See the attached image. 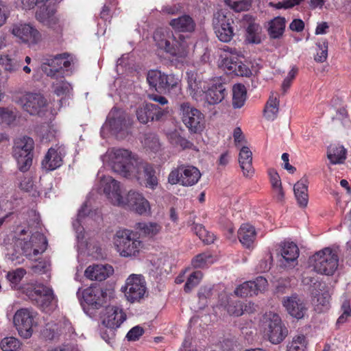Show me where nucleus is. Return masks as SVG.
<instances>
[{"mask_svg":"<svg viewBox=\"0 0 351 351\" xmlns=\"http://www.w3.org/2000/svg\"><path fill=\"white\" fill-rule=\"evenodd\" d=\"M128 179H135L139 184L155 189L158 185V178L154 166L139 160Z\"/></svg>","mask_w":351,"mask_h":351,"instance_id":"15","label":"nucleus"},{"mask_svg":"<svg viewBox=\"0 0 351 351\" xmlns=\"http://www.w3.org/2000/svg\"><path fill=\"white\" fill-rule=\"evenodd\" d=\"M243 20L249 23L246 28V40L250 43L258 44L261 42V27L254 22L250 15L245 14Z\"/></svg>","mask_w":351,"mask_h":351,"instance_id":"36","label":"nucleus"},{"mask_svg":"<svg viewBox=\"0 0 351 351\" xmlns=\"http://www.w3.org/2000/svg\"><path fill=\"white\" fill-rule=\"evenodd\" d=\"M154 40L159 48L164 49L178 61L182 62L188 56L189 45L182 35L176 37L171 31L160 28L155 31Z\"/></svg>","mask_w":351,"mask_h":351,"instance_id":"1","label":"nucleus"},{"mask_svg":"<svg viewBox=\"0 0 351 351\" xmlns=\"http://www.w3.org/2000/svg\"><path fill=\"white\" fill-rule=\"evenodd\" d=\"M246 100L245 87L241 84H235L232 88V106L234 108H241Z\"/></svg>","mask_w":351,"mask_h":351,"instance_id":"48","label":"nucleus"},{"mask_svg":"<svg viewBox=\"0 0 351 351\" xmlns=\"http://www.w3.org/2000/svg\"><path fill=\"white\" fill-rule=\"evenodd\" d=\"M230 315L234 316H240L243 313V305L240 301L229 304L227 308Z\"/></svg>","mask_w":351,"mask_h":351,"instance_id":"64","label":"nucleus"},{"mask_svg":"<svg viewBox=\"0 0 351 351\" xmlns=\"http://www.w3.org/2000/svg\"><path fill=\"white\" fill-rule=\"evenodd\" d=\"M117 3L116 0L106 3L101 11V18L105 21L108 20L111 17V14L114 12Z\"/></svg>","mask_w":351,"mask_h":351,"instance_id":"57","label":"nucleus"},{"mask_svg":"<svg viewBox=\"0 0 351 351\" xmlns=\"http://www.w3.org/2000/svg\"><path fill=\"white\" fill-rule=\"evenodd\" d=\"M220 55L219 66L228 74L238 76L250 77L252 75L250 69L241 60L243 54L241 50L228 46L223 49Z\"/></svg>","mask_w":351,"mask_h":351,"instance_id":"4","label":"nucleus"},{"mask_svg":"<svg viewBox=\"0 0 351 351\" xmlns=\"http://www.w3.org/2000/svg\"><path fill=\"white\" fill-rule=\"evenodd\" d=\"M26 271L23 268H18L12 271H10L7 274L8 280L14 285H17L23 278Z\"/></svg>","mask_w":351,"mask_h":351,"instance_id":"59","label":"nucleus"},{"mask_svg":"<svg viewBox=\"0 0 351 351\" xmlns=\"http://www.w3.org/2000/svg\"><path fill=\"white\" fill-rule=\"evenodd\" d=\"M165 75V73L159 70H151L147 73V81L150 86L160 93Z\"/></svg>","mask_w":351,"mask_h":351,"instance_id":"47","label":"nucleus"},{"mask_svg":"<svg viewBox=\"0 0 351 351\" xmlns=\"http://www.w3.org/2000/svg\"><path fill=\"white\" fill-rule=\"evenodd\" d=\"M182 83L180 76L171 73L165 75L160 93L178 95L181 93Z\"/></svg>","mask_w":351,"mask_h":351,"instance_id":"35","label":"nucleus"},{"mask_svg":"<svg viewBox=\"0 0 351 351\" xmlns=\"http://www.w3.org/2000/svg\"><path fill=\"white\" fill-rule=\"evenodd\" d=\"M126 320L123 310L117 306H108L102 317V324L109 329V337H115V330Z\"/></svg>","mask_w":351,"mask_h":351,"instance_id":"21","label":"nucleus"},{"mask_svg":"<svg viewBox=\"0 0 351 351\" xmlns=\"http://www.w3.org/2000/svg\"><path fill=\"white\" fill-rule=\"evenodd\" d=\"M169 25L174 30L180 32H191L195 27L194 20L186 14L172 19Z\"/></svg>","mask_w":351,"mask_h":351,"instance_id":"39","label":"nucleus"},{"mask_svg":"<svg viewBox=\"0 0 351 351\" xmlns=\"http://www.w3.org/2000/svg\"><path fill=\"white\" fill-rule=\"evenodd\" d=\"M280 254L282 258L280 261L285 267L288 265H294L299 256L298 247L293 242H286L282 246Z\"/></svg>","mask_w":351,"mask_h":351,"instance_id":"34","label":"nucleus"},{"mask_svg":"<svg viewBox=\"0 0 351 351\" xmlns=\"http://www.w3.org/2000/svg\"><path fill=\"white\" fill-rule=\"evenodd\" d=\"M166 109L153 104H145L139 106L136 111V118L143 124H146L150 121H159L167 113Z\"/></svg>","mask_w":351,"mask_h":351,"instance_id":"25","label":"nucleus"},{"mask_svg":"<svg viewBox=\"0 0 351 351\" xmlns=\"http://www.w3.org/2000/svg\"><path fill=\"white\" fill-rule=\"evenodd\" d=\"M346 149L339 144L330 145L328 148V158L333 165L343 163L346 158Z\"/></svg>","mask_w":351,"mask_h":351,"instance_id":"43","label":"nucleus"},{"mask_svg":"<svg viewBox=\"0 0 351 351\" xmlns=\"http://www.w3.org/2000/svg\"><path fill=\"white\" fill-rule=\"evenodd\" d=\"M14 101L30 115H40L47 110V100L40 92L16 93Z\"/></svg>","mask_w":351,"mask_h":351,"instance_id":"8","label":"nucleus"},{"mask_svg":"<svg viewBox=\"0 0 351 351\" xmlns=\"http://www.w3.org/2000/svg\"><path fill=\"white\" fill-rule=\"evenodd\" d=\"M307 341L304 335L294 336L287 344L286 351H306Z\"/></svg>","mask_w":351,"mask_h":351,"instance_id":"49","label":"nucleus"},{"mask_svg":"<svg viewBox=\"0 0 351 351\" xmlns=\"http://www.w3.org/2000/svg\"><path fill=\"white\" fill-rule=\"evenodd\" d=\"M317 49L315 56V60L317 62H324L328 57V42L323 40L317 44Z\"/></svg>","mask_w":351,"mask_h":351,"instance_id":"54","label":"nucleus"},{"mask_svg":"<svg viewBox=\"0 0 351 351\" xmlns=\"http://www.w3.org/2000/svg\"><path fill=\"white\" fill-rule=\"evenodd\" d=\"M32 296L36 304L44 311L55 309L58 306V300L51 288L43 285H37L34 289Z\"/></svg>","mask_w":351,"mask_h":351,"instance_id":"22","label":"nucleus"},{"mask_svg":"<svg viewBox=\"0 0 351 351\" xmlns=\"http://www.w3.org/2000/svg\"><path fill=\"white\" fill-rule=\"evenodd\" d=\"M286 27L284 17L276 16L268 22L267 32L271 38L278 39L282 36Z\"/></svg>","mask_w":351,"mask_h":351,"instance_id":"41","label":"nucleus"},{"mask_svg":"<svg viewBox=\"0 0 351 351\" xmlns=\"http://www.w3.org/2000/svg\"><path fill=\"white\" fill-rule=\"evenodd\" d=\"M37 313L28 308H22L16 311L13 322L19 335L24 339H29L33 334V327L37 324Z\"/></svg>","mask_w":351,"mask_h":351,"instance_id":"12","label":"nucleus"},{"mask_svg":"<svg viewBox=\"0 0 351 351\" xmlns=\"http://www.w3.org/2000/svg\"><path fill=\"white\" fill-rule=\"evenodd\" d=\"M64 147L56 145L49 149L42 160L41 165L45 171H53L62 165L63 158L65 156Z\"/></svg>","mask_w":351,"mask_h":351,"instance_id":"28","label":"nucleus"},{"mask_svg":"<svg viewBox=\"0 0 351 351\" xmlns=\"http://www.w3.org/2000/svg\"><path fill=\"white\" fill-rule=\"evenodd\" d=\"M203 277V274L200 271L193 272L187 279L184 285V291H190L194 287L197 286Z\"/></svg>","mask_w":351,"mask_h":351,"instance_id":"53","label":"nucleus"},{"mask_svg":"<svg viewBox=\"0 0 351 351\" xmlns=\"http://www.w3.org/2000/svg\"><path fill=\"white\" fill-rule=\"evenodd\" d=\"M34 145V140L30 137L23 136L14 141L12 155L22 172L27 171L32 164Z\"/></svg>","mask_w":351,"mask_h":351,"instance_id":"9","label":"nucleus"},{"mask_svg":"<svg viewBox=\"0 0 351 351\" xmlns=\"http://www.w3.org/2000/svg\"><path fill=\"white\" fill-rule=\"evenodd\" d=\"M121 289L128 301L131 303L140 302L147 290L144 277L141 275L131 274Z\"/></svg>","mask_w":351,"mask_h":351,"instance_id":"18","label":"nucleus"},{"mask_svg":"<svg viewBox=\"0 0 351 351\" xmlns=\"http://www.w3.org/2000/svg\"><path fill=\"white\" fill-rule=\"evenodd\" d=\"M22 57L15 51L3 53L0 56V66L9 73H16L22 66Z\"/></svg>","mask_w":351,"mask_h":351,"instance_id":"32","label":"nucleus"},{"mask_svg":"<svg viewBox=\"0 0 351 351\" xmlns=\"http://www.w3.org/2000/svg\"><path fill=\"white\" fill-rule=\"evenodd\" d=\"M265 319V336L273 344L281 343L287 336L288 330L282 323L280 316L276 313H269Z\"/></svg>","mask_w":351,"mask_h":351,"instance_id":"14","label":"nucleus"},{"mask_svg":"<svg viewBox=\"0 0 351 351\" xmlns=\"http://www.w3.org/2000/svg\"><path fill=\"white\" fill-rule=\"evenodd\" d=\"M73 63V56L69 53H63L45 59L42 64V70L47 76L54 77L58 76L57 73L60 70L68 71Z\"/></svg>","mask_w":351,"mask_h":351,"instance_id":"20","label":"nucleus"},{"mask_svg":"<svg viewBox=\"0 0 351 351\" xmlns=\"http://www.w3.org/2000/svg\"><path fill=\"white\" fill-rule=\"evenodd\" d=\"M12 33L23 43L29 44H36L41 38L40 33L29 24L16 25Z\"/></svg>","mask_w":351,"mask_h":351,"instance_id":"31","label":"nucleus"},{"mask_svg":"<svg viewBox=\"0 0 351 351\" xmlns=\"http://www.w3.org/2000/svg\"><path fill=\"white\" fill-rule=\"evenodd\" d=\"M179 114L184 125L191 133L197 134L205 128L204 114L189 102H183L179 107Z\"/></svg>","mask_w":351,"mask_h":351,"instance_id":"11","label":"nucleus"},{"mask_svg":"<svg viewBox=\"0 0 351 351\" xmlns=\"http://www.w3.org/2000/svg\"><path fill=\"white\" fill-rule=\"evenodd\" d=\"M102 160L110 166L114 172L128 178L140 159L128 149L111 148L102 156Z\"/></svg>","mask_w":351,"mask_h":351,"instance_id":"2","label":"nucleus"},{"mask_svg":"<svg viewBox=\"0 0 351 351\" xmlns=\"http://www.w3.org/2000/svg\"><path fill=\"white\" fill-rule=\"evenodd\" d=\"M21 343L13 337H5L0 342V347L3 351H22Z\"/></svg>","mask_w":351,"mask_h":351,"instance_id":"51","label":"nucleus"},{"mask_svg":"<svg viewBox=\"0 0 351 351\" xmlns=\"http://www.w3.org/2000/svg\"><path fill=\"white\" fill-rule=\"evenodd\" d=\"M213 263V257L207 252L198 254L192 260V265L195 268H204Z\"/></svg>","mask_w":351,"mask_h":351,"instance_id":"52","label":"nucleus"},{"mask_svg":"<svg viewBox=\"0 0 351 351\" xmlns=\"http://www.w3.org/2000/svg\"><path fill=\"white\" fill-rule=\"evenodd\" d=\"M282 304L287 313L298 319H302L307 311L304 300L297 294L285 297Z\"/></svg>","mask_w":351,"mask_h":351,"instance_id":"30","label":"nucleus"},{"mask_svg":"<svg viewBox=\"0 0 351 351\" xmlns=\"http://www.w3.org/2000/svg\"><path fill=\"white\" fill-rule=\"evenodd\" d=\"M302 282L305 285H313L315 288H319V293H316L315 298L316 299L315 302V310L318 312H323L329 308L330 294L328 287L324 282H319L317 286V281L315 280L314 278L309 276H303Z\"/></svg>","mask_w":351,"mask_h":351,"instance_id":"24","label":"nucleus"},{"mask_svg":"<svg viewBox=\"0 0 351 351\" xmlns=\"http://www.w3.org/2000/svg\"><path fill=\"white\" fill-rule=\"evenodd\" d=\"M87 202H86L78 211L77 219L73 222V226L76 232V238L78 243L82 246L88 247V243L84 240V228L82 223L97 221L101 219L100 213L97 210H90Z\"/></svg>","mask_w":351,"mask_h":351,"instance_id":"16","label":"nucleus"},{"mask_svg":"<svg viewBox=\"0 0 351 351\" xmlns=\"http://www.w3.org/2000/svg\"><path fill=\"white\" fill-rule=\"evenodd\" d=\"M294 194L298 204L305 207L308 204V180L306 177L300 180L293 187Z\"/></svg>","mask_w":351,"mask_h":351,"instance_id":"42","label":"nucleus"},{"mask_svg":"<svg viewBox=\"0 0 351 351\" xmlns=\"http://www.w3.org/2000/svg\"><path fill=\"white\" fill-rule=\"evenodd\" d=\"M122 202L118 206L128 208L141 215H149L151 206L149 201L143 194L136 190H130L125 197L123 196Z\"/></svg>","mask_w":351,"mask_h":351,"instance_id":"17","label":"nucleus"},{"mask_svg":"<svg viewBox=\"0 0 351 351\" xmlns=\"http://www.w3.org/2000/svg\"><path fill=\"white\" fill-rule=\"evenodd\" d=\"M279 101L274 93L270 95L264 109V116L267 120L273 121L278 115Z\"/></svg>","mask_w":351,"mask_h":351,"instance_id":"46","label":"nucleus"},{"mask_svg":"<svg viewBox=\"0 0 351 351\" xmlns=\"http://www.w3.org/2000/svg\"><path fill=\"white\" fill-rule=\"evenodd\" d=\"M113 271L112 267L109 265H93L86 268L84 275L91 280L102 281L109 277Z\"/></svg>","mask_w":351,"mask_h":351,"instance_id":"33","label":"nucleus"},{"mask_svg":"<svg viewBox=\"0 0 351 351\" xmlns=\"http://www.w3.org/2000/svg\"><path fill=\"white\" fill-rule=\"evenodd\" d=\"M193 231L195 234L206 244L213 243L215 239L213 233L208 231L202 224H193Z\"/></svg>","mask_w":351,"mask_h":351,"instance_id":"50","label":"nucleus"},{"mask_svg":"<svg viewBox=\"0 0 351 351\" xmlns=\"http://www.w3.org/2000/svg\"><path fill=\"white\" fill-rule=\"evenodd\" d=\"M169 139L171 140V143L180 145L183 148H189L192 145L191 142L181 137L178 134L177 132L171 134L169 136Z\"/></svg>","mask_w":351,"mask_h":351,"instance_id":"63","label":"nucleus"},{"mask_svg":"<svg viewBox=\"0 0 351 351\" xmlns=\"http://www.w3.org/2000/svg\"><path fill=\"white\" fill-rule=\"evenodd\" d=\"M233 23L232 14L227 9H221L215 14L213 24L217 38L222 42L228 43L234 36L232 27Z\"/></svg>","mask_w":351,"mask_h":351,"instance_id":"13","label":"nucleus"},{"mask_svg":"<svg viewBox=\"0 0 351 351\" xmlns=\"http://www.w3.org/2000/svg\"><path fill=\"white\" fill-rule=\"evenodd\" d=\"M113 243L117 252L123 257L136 256L143 247V243L128 229L118 230L113 237Z\"/></svg>","mask_w":351,"mask_h":351,"instance_id":"6","label":"nucleus"},{"mask_svg":"<svg viewBox=\"0 0 351 351\" xmlns=\"http://www.w3.org/2000/svg\"><path fill=\"white\" fill-rule=\"evenodd\" d=\"M111 292L103 290L99 287L90 286L83 292L84 302L93 309H99L102 307L110 298Z\"/></svg>","mask_w":351,"mask_h":351,"instance_id":"23","label":"nucleus"},{"mask_svg":"<svg viewBox=\"0 0 351 351\" xmlns=\"http://www.w3.org/2000/svg\"><path fill=\"white\" fill-rule=\"evenodd\" d=\"M47 245L45 237L39 232L30 235L27 230H21L15 236L14 245L21 249L23 254L29 258L44 252Z\"/></svg>","mask_w":351,"mask_h":351,"instance_id":"5","label":"nucleus"},{"mask_svg":"<svg viewBox=\"0 0 351 351\" xmlns=\"http://www.w3.org/2000/svg\"><path fill=\"white\" fill-rule=\"evenodd\" d=\"M53 81L51 83V88L54 94L58 97L62 98L69 97L73 93L72 84L66 81L64 77L60 78L58 76L52 77ZM63 99L60 100V102H62Z\"/></svg>","mask_w":351,"mask_h":351,"instance_id":"37","label":"nucleus"},{"mask_svg":"<svg viewBox=\"0 0 351 351\" xmlns=\"http://www.w3.org/2000/svg\"><path fill=\"white\" fill-rule=\"evenodd\" d=\"M256 232L250 224H243L238 230V238L241 243L246 248L253 247Z\"/></svg>","mask_w":351,"mask_h":351,"instance_id":"38","label":"nucleus"},{"mask_svg":"<svg viewBox=\"0 0 351 351\" xmlns=\"http://www.w3.org/2000/svg\"><path fill=\"white\" fill-rule=\"evenodd\" d=\"M187 91L196 101H202L206 89V82L202 77L195 71L186 72Z\"/></svg>","mask_w":351,"mask_h":351,"instance_id":"29","label":"nucleus"},{"mask_svg":"<svg viewBox=\"0 0 351 351\" xmlns=\"http://www.w3.org/2000/svg\"><path fill=\"white\" fill-rule=\"evenodd\" d=\"M59 330L58 325L51 322L46 324L44 330H43V334L45 338L48 339H53L58 334Z\"/></svg>","mask_w":351,"mask_h":351,"instance_id":"56","label":"nucleus"},{"mask_svg":"<svg viewBox=\"0 0 351 351\" xmlns=\"http://www.w3.org/2000/svg\"><path fill=\"white\" fill-rule=\"evenodd\" d=\"M239 162L245 176L253 173L252 153L249 147L243 146L239 152Z\"/></svg>","mask_w":351,"mask_h":351,"instance_id":"40","label":"nucleus"},{"mask_svg":"<svg viewBox=\"0 0 351 351\" xmlns=\"http://www.w3.org/2000/svg\"><path fill=\"white\" fill-rule=\"evenodd\" d=\"M267 286V280L263 276L257 277L254 280H250L239 285L234 293L239 297H248L258 295L264 291Z\"/></svg>","mask_w":351,"mask_h":351,"instance_id":"27","label":"nucleus"},{"mask_svg":"<svg viewBox=\"0 0 351 351\" xmlns=\"http://www.w3.org/2000/svg\"><path fill=\"white\" fill-rule=\"evenodd\" d=\"M136 229L144 237L153 238L162 230V226L156 222H139L136 224Z\"/></svg>","mask_w":351,"mask_h":351,"instance_id":"45","label":"nucleus"},{"mask_svg":"<svg viewBox=\"0 0 351 351\" xmlns=\"http://www.w3.org/2000/svg\"><path fill=\"white\" fill-rule=\"evenodd\" d=\"M144 145L150 150L156 152L158 149L160 144L158 137L154 134H149L144 139Z\"/></svg>","mask_w":351,"mask_h":351,"instance_id":"60","label":"nucleus"},{"mask_svg":"<svg viewBox=\"0 0 351 351\" xmlns=\"http://www.w3.org/2000/svg\"><path fill=\"white\" fill-rule=\"evenodd\" d=\"M144 333L143 328L140 326H136L131 328L126 335L128 341H137Z\"/></svg>","mask_w":351,"mask_h":351,"instance_id":"62","label":"nucleus"},{"mask_svg":"<svg viewBox=\"0 0 351 351\" xmlns=\"http://www.w3.org/2000/svg\"><path fill=\"white\" fill-rule=\"evenodd\" d=\"M309 263L317 274L331 276L338 267L339 257L335 250L325 247L311 256Z\"/></svg>","mask_w":351,"mask_h":351,"instance_id":"7","label":"nucleus"},{"mask_svg":"<svg viewBox=\"0 0 351 351\" xmlns=\"http://www.w3.org/2000/svg\"><path fill=\"white\" fill-rule=\"evenodd\" d=\"M132 124L130 115L124 110L114 107L108 113L101 133L104 135L108 130L117 138H123L129 134Z\"/></svg>","mask_w":351,"mask_h":351,"instance_id":"3","label":"nucleus"},{"mask_svg":"<svg viewBox=\"0 0 351 351\" xmlns=\"http://www.w3.org/2000/svg\"><path fill=\"white\" fill-rule=\"evenodd\" d=\"M16 115L12 110L0 108V123L9 125L14 121Z\"/></svg>","mask_w":351,"mask_h":351,"instance_id":"58","label":"nucleus"},{"mask_svg":"<svg viewBox=\"0 0 351 351\" xmlns=\"http://www.w3.org/2000/svg\"><path fill=\"white\" fill-rule=\"evenodd\" d=\"M227 94L226 84L217 80L206 87L202 100L204 99L208 105H216L221 103Z\"/></svg>","mask_w":351,"mask_h":351,"instance_id":"26","label":"nucleus"},{"mask_svg":"<svg viewBox=\"0 0 351 351\" xmlns=\"http://www.w3.org/2000/svg\"><path fill=\"white\" fill-rule=\"evenodd\" d=\"M225 3L230 8L237 12L246 10L249 8V4L245 1H232V0H225Z\"/></svg>","mask_w":351,"mask_h":351,"instance_id":"61","label":"nucleus"},{"mask_svg":"<svg viewBox=\"0 0 351 351\" xmlns=\"http://www.w3.org/2000/svg\"><path fill=\"white\" fill-rule=\"evenodd\" d=\"M99 189L102 191L108 200L114 206H119L123 195H121L120 182L111 176L101 174V171L97 173Z\"/></svg>","mask_w":351,"mask_h":351,"instance_id":"19","label":"nucleus"},{"mask_svg":"<svg viewBox=\"0 0 351 351\" xmlns=\"http://www.w3.org/2000/svg\"><path fill=\"white\" fill-rule=\"evenodd\" d=\"M201 177L202 173L196 167L181 164L171 171L168 176V182L172 185L180 184L188 187L195 185Z\"/></svg>","mask_w":351,"mask_h":351,"instance_id":"10","label":"nucleus"},{"mask_svg":"<svg viewBox=\"0 0 351 351\" xmlns=\"http://www.w3.org/2000/svg\"><path fill=\"white\" fill-rule=\"evenodd\" d=\"M341 314L339 317L337 324L340 325L346 323L348 319L351 317L350 303L348 300H344L341 306Z\"/></svg>","mask_w":351,"mask_h":351,"instance_id":"55","label":"nucleus"},{"mask_svg":"<svg viewBox=\"0 0 351 351\" xmlns=\"http://www.w3.org/2000/svg\"><path fill=\"white\" fill-rule=\"evenodd\" d=\"M268 175L269 177V180L274 197L278 201H282L284 198L285 194L282 189V182L280 176L274 169H269Z\"/></svg>","mask_w":351,"mask_h":351,"instance_id":"44","label":"nucleus"}]
</instances>
